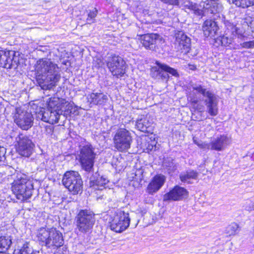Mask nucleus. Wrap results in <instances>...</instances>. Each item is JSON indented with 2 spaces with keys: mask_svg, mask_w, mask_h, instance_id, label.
Here are the masks:
<instances>
[{
  "mask_svg": "<svg viewBox=\"0 0 254 254\" xmlns=\"http://www.w3.org/2000/svg\"><path fill=\"white\" fill-rule=\"evenodd\" d=\"M11 190L17 199L25 201L32 195L34 190L33 184L28 180L26 175L21 172H16L14 174Z\"/></svg>",
  "mask_w": 254,
  "mask_h": 254,
  "instance_id": "7ed1b4c3",
  "label": "nucleus"
},
{
  "mask_svg": "<svg viewBox=\"0 0 254 254\" xmlns=\"http://www.w3.org/2000/svg\"><path fill=\"white\" fill-rule=\"evenodd\" d=\"M16 140L17 143V146H19L20 142H23V146H28L34 144L28 136L22 133H20L18 136L16 137Z\"/></svg>",
  "mask_w": 254,
  "mask_h": 254,
  "instance_id": "2f4dec72",
  "label": "nucleus"
},
{
  "mask_svg": "<svg viewBox=\"0 0 254 254\" xmlns=\"http://www.w3.org/2000/svg\"><path fill=\"white\" fill-rule=\"evenodd\" d=\"M164 166L168 168L169 173L174 172L177 169L176 166L173 163V162H169L168 165L167 164V163H164Z\"/></svg>",
  "mask_w": 254,
  "mask_h": 254,
  "instance_id": "e433bc0d",
  "label": "nucleus"
},
{
  "mask_svg": "<svg viewBox=\"0 0 254 254\" xmlns=\"http://www.w3.org/2000/svg\"><path fill=\"white\" fill-rule=\"evenodd\" d=\"M241 46L244 48L253 49L254 48V40L243 42L241 44Z\"/></svg>",
  "mask_w": 254,
  "mask_h": 254,
  "instance_id": "4c0bfd02",
  "label": "nucleus"
},
{
  "mask_svg": "<svg viewBox=\"0 0 254 254\" xmlns=\"http://www.w3.org/2000/svg\"><path fill=\"white\" fill-rule=\"evenodd\" d=\"M115 147L120 151H126L130 147L132 141L131 133L127 129H118L113 138Z\"/></svg>",
  "mask_w": 254,
  "mask_h": 254,
  "instance_id": "9d476101",
  "label": "nucleus"
},
{
  "mask_svg": "<svg viewBox=\"0 0 254 254\" xmlns=\"http://www.w3.org/2000/svg\"><path fill=\"white\" fill-rule=\"evenodd\" d=\"M247 23L248 25L251 28L254 27V19H252L251 18L249 19H247Z\"/></svg>",
  "mask_w": 254,
  "mask_h": 254,
  "instance_id": "37998d69",
  "label": "nucleus"
},
{
  "mask_svg": "<svg viewBox=\"0 0 254 254\" xmlns=\"http://www.w3.org/2000/svg\"><path fill=\"white\" fill-rule=\"evenodd\" d=\"M224 24L225 34L215 38V42L219 45L228 46L232 43L234 37L238 36L239 37L243 35V31L229 21H225Z\"/></svg>",
  "mask_w": 254,
  "mask_h": 254,
  "instance_id": "0eeeda50",
  "label": "nucleus"
},
{
  "mask_svg": "<svg viewBox=\"0 0 254 254\" xmlns=\"http://www.w3.org/2000/svg\"><path fill=\"white\" fill-rule=\"evenodd\" d=\"M232 3L236 6L243 8L254 5V0H231Z\"/></svg>",
  "mask_w": 254,
  "mask_h": 254,
  "instance_id": "7c9ffc66",
  "label": "nucleus"
},
{
  "mask_svg": "<svg viewBox=\"0 0 254 254\" xmlns=\"http://www.w3.org/2000/svg\"><path fill=\"white\" fill-rule=\"evenodd\" d=\"M184 2L185 6L188 7V8L192 10L195 14L199 16L203 15V9L201 8V5H198L195 3H193L188 0H184Z\"/></svg>",
  "mask_w": 254,
  "mask_h": 254,
  "instance_id": "c85d7f7f",
  "label": "nucleus"
},
{
  "mask_svg": "<svg viewBox=\"0 0 254 254\" xmlns=\"http://www.w3.org/2000/svg\"><path fill=\"white\" fill-rule=\"evenodd\" d=\"M175 48L182 53H187L190 48V39L182 31H178L175 35Z\"/></svg>",
  "mask_w": 254,
  "mask_h": 254,
  "instance_id": "4468645a",
  "label": "nucleus"
},
{
  "mask_svg": "<svg viewBox=\"0 0 254 254\" xmlns=\"http://www.w3.org/2000/svg\"><path fill=\"white\" fill-rule=\"evenodd\" d=\"M156 66H153L151 69V76L155 79H161L167 80L169 78L168 73L173 76H178L177 70L168 65L156 62Z\"/></svg>",
  "mask_w": 254,
  "mask_h": 254,
  "instance_id": "f8f14e48",
  "label": "nucleus"
},
{
  "mask_svg": "<svg viewBox=\"0 0 254 254\" xmlns=\"http://www.w3.org/2000/svg\"><path fill=\"white\" fill-rule=\"evenodd\" d=\"M13 51L0 50V66L11 69L15 68L17 61L14 58Z\"/></svg>",
  "mask_w": 254,
  "mask_h": 254,
  "instance_id": "2eb2a0df",
  "label": "nucleus"
},
{
  "mask_svg": "<svg viewBox=\"0 0 254 254\" xmlns=\"http://www.w3.org/2000/svg\"><path fill=\"white\" fill-rule=\"evenodd\" d=\"M165 180V177L162 175L155 176L147 187V192L150 194H154L163 186Z\"/></svg>",
  "mask_w": 254,
  "mask_h": 254,
  "instance_id": "aec40b11",
  "label": "nucleus"
},
{
  "mask_svg": "<svg viewBox=\"0 0 254 254\" xmlns=\"http://www.w3.org/2000/svg\"><path fill=\"white\" fill-rule=\"evenodd\" d=\"M138 222H139V220H138V219H137V220H136L135 221V223H134V225H133L134 227H135L137 226V225L138 224Z\"/></svg>",
  "mask_w": 254,
  "mask_h": 254,
  "instance_id": "49530a36",
  "label": "nucleus"
},
{
  "mask_svg": "<svg viewBox=\"0 0 254 254\" xmlns=\"http://www.w3.org/2000/svg\"><path fill=\"white\" fill-rule=\"evenodd\" d=\"M91 144L88 143L82 146L79 154V161L82 168L86 172H92L96 154Z\"/></svg>",
  "mask_w": 254,
  "mask_h": 254,
  "instance_id": "6e6552de",
  "label": "nucleus"
},
{
  "mask_svg": "<svg viewBox=\"0 0 254 254\" xmlns=\"http://www.w3.org/2000/svg\"><path fill=\"white\" fill-rule=\"evenodd\" d=\"M218 30L219 27L217 23L212 19H207L203 24L202 30L204 36L206 37H214Z\"/></svg>",
  "mask_w": 254,
  "mask_h": 254,
  "instance_id": "4be33fe9",
  "label": "nucleus"
},
{
  "mask_svg": "<svg viewBox=\"0 0 254 254\" xmlns=\"http://www.w3.org/2000/svg\"><path fill=\"white\" fill-rule=\"evenodd\" d=\"M188 191L185 188L176 186L163 196V201H178L188 196Z\"/></svg>",
  "mask_w": 254,
  "mask_h": 254,
  "instance_id": "f3484780",
  "label": "nucleus"
},
{
  "mask_svg": "<svg viewBox=\"0 0 254 254\" xmlns=\"http://www.w3.org/2000/svg\"><path fill=\"white\" fill-rule=\"evenodd\" d=\"M12 244L10 237H0V253L5 252L7 250Z\"/></svg>",
  "mask_w": 254,
  "mask_h": 254,
  "instance_id": "c756f323",
  "label": "nucleus"
},
{
  "mask_svg": "<svg viewBox=\"0 0 254 254\" xmlns=\"http://www.w3.org/2000/svg\"><path fill=\"white\" fill-rule=\"evenodd\" d=\"M58 105L61 108V111H62V115L64 116L74 114L77 111L76 107L73 104L66 102L64 99L59 98Z\"/></svg>",
  "mask_w": 254,
  "mask_h": 254,
  "instance_id": "b1692460",
  "label": "nucleus"
},
{
  "mask_svg": "<svg viewBox=\"0 0 254 254\" xmlns=\"http://www.w3.org/2000/svg\"><path fill=\"white\" fill-rule=\"evenodd\" d=\"M163 38L157 34H147L142 35L140 41L142 45L147 49L154 50L156 47L161 42Z\"/></svg>",
  "mask_w": 254,
  "mask_h": 254,
  "instance_id": "dca6fc26",
  "label": "nucleus"
},
{
  "mask_svg": "<svg viewBox=\"0 0 254 254\" xmlns=\"http://www.w3.org/2000/svg\"><path fill=\"white\" fill-rule=\"evenodd\" d=\"M96 62H97V64H98V66H101L102 65V61L100 59H97L96 61Z\"/></svg>",
  "mask_w": 254,
  "mask_h": 254,
  "instance_id": "a18cd8bd",
  "label": "nucleus"
},
{
  "mask_svg": "<svg viewBox=\"0 0 254 254\" xmlns=\"http://www.w3.org/2000/svg\"><path fill=\"white\" fill-rule=\"evenodd\" d=\"M153 147H154L153 146L151 145V148H149V149L151 150L152 149H153Z\"/></svg>",
  "mask_w": 254,
  "mask_h": 254,
  "instance_id": "09e8293b",
  "label": "nucleus"
},
{
  "mask_svg": "<svg viewBox=\"0 0 254 254\" xmlns=\"http://www.w3.org/2000/svg\"><path fill=\"white\" fill-rule=\"evenodd\" d=\"M58 249L55 252L54 254H69L68 251L65 247H63L62 248L58 247Z\"/></svg>",
  "mask_w": 254,
  "mask_h": 254,
  "instance_id": "58836bf2",
  "label": "nucleus"
},
{
  "mask_svg": "<svg viewBox=\"0 0 254 254\" xmlns=\"http://www.w3.org/2000/svg\"><path fill=\"white\" fill-rule=\"evenodd\" d=\"M251 98L252 99H254V90H253V91L252 95V96H251Z\"/></svg>",
  "mask_w": 254,
  "mask_h": 254,
  "instance_id": "de8ad7c7",
  "label": "nucleus"
},
{
  "mask_svg": "<svg viewBox=\"0 0 254 254\" xmlns=\"http://www.w3.org/2000/svg\"><path fill=\"white\" fill-rule=\"evenodd\" d=\"M108 183V181L103 177L99 176L95 179V176H92L89 179L90 187H93L96 190H102Z\"/></svg>",
  "mask_w": 254,
  "mask_h": 254,
  "instance_id": "393cba45",
  "label": "nucleus"
},
{
  "mask_svg": "<svg viewBox=\"0 0 254 254\" xmlns=\"http://www.w3.org/2000/svg\"><path fill=\"white\" fill-rule=\"evenodd\" d=\"M198 173L194 170H189L186 172L182 173L180 178L182 182L184 183H190V180L196 179L198 177Z\"/></svg>",
  "mask_w": 254,
  "mask_h": 254,
  "instance_id": "bb28decb",
  "label": "nucleus"
},
{
  "mask_svg": "<svg viewBox=\"0 0 254 254\" xmlns=\"http://www.w3.org/2000/svg\"><path fill=\"white\" fill-rule=\"evenodd\" d=\"M142 214V215L146 213L147 211L145 209H143L142 210L141 208H140L138 210Z\"/></svg>",
  "mask_w": 254,
  "mask_h": 254,
  "instance_id": "c03bdc74",
  "label": "nucleus"
},
{
  "mask_svg": "<svg viewBox=\"0 0 254 254\" xmlns=\"http://www.w3.org/2000/svg\"><path fill=\"white\" fill-rule=\"evenodd\" d=\"M130 222L129 214L124 211L120 210L116 213L112 220L110 222V227L112 230L121 233L126 230Z\"/></svg>",
  "mask_w": 254,
  "mask_h": 254,
  "instance_id": "9b49d317",
  "label": "nucleus"
},
{
  "mask_svg": "<svg viewBox=\"0 0 254 254\" xmlns=\"http://www.w3.org/2000/svg\"><path fill=\"white\" fill-rule=\"evenodd\" d=\"M97 14V10L96 8L93 9L92 10H90L88 13V17L87 18V22L88 23H93L95 21V18Z\"/></svg>",
  "mask_w": 254,
  "mask_h": 254,
  "instance_id": "c9c22d12",
  "label": "nucleus"
},
{
  "mask_svg": "<svg viewBox=\"0 0 254 254\" xmlns=\"http://www.w3.org/2000/svg\"><path fill=\"white\" fill-rule=\"evenodd\" d=\"M87 103H89L90 107L93 106L104 105L108 101V98L106 95L99 91L95 92L93 91L90 94H88L86 96Z\"/></svg>",
  "mask_w": 254,
  "mask_h": 254,
  "instance_id": "a211bd4d",
  "label": "nucleus"
},
{
  "mask_svg": "<svg viewBox=\"0 0 254 254\" xmlns=\"http://www.w3.org/2000/svg\"><path fill=\"white\" fill-rule=\"evenodd\" d=\"M164 3H167L171 5H179V0H160Z\"/></svg>",
  "mask_w": 254,
  "mask_h": 254,
  "instance_id": "a19ab883",
  "label": "nucleus"
},
{
  "mask_svg": "<svg viewBox=\"0 0 254 254\" xmlns=\"http://www.w3.org/2000/svg\"><path fill=\"white\" fill-rule=\"evenodd\" d=\"M6 152V149L0 146V162L2 160V158L4 157V155Z\"/></svg>",
  "mask_w": 254,
  "mask_h": 254,
  "instance_id": "79ce46f5",
  "label": "nucleus"
},
{
  "mask_svg": "<svg viewBox=\"0 0 254 254\" xmlns=\"http://www.w3.org/2000/svg\"><path fill=\"white\" fill-rule=\"evenodd\" d=\"M14 122L21 128L27 130L30 128L33 123V117L31 113L17 108L14 115Z\"/></svg>",
  "mask_w": 254,
  "mask_h": 254,
  "instance_id": "ddd939ff",
  "label": "nucleus"
},
{
  "mask_svg": "<svg viewBox=\"0 0 254 254\" xmlns=\"http://www.w3.org/2000/svg\"><path fill=\"white\" fill-rule=\"evenodd\" d=\"M153 121L150 117L147 116H141L136 122L135 126L139 130L150 133L153 131Z\"/></svg>",
  "mask_w": 254,
  "mask_h": 254,
  "instance_id": "412c9836",
  "label": "nucleus"
},
{
  "mask_svg": "<svg viewBox=\"0 0 254 254\" xmlns=\"http://www.w3.org/2000/svg\"><path fill=\"white\" fill-rule=\"evenodd\" d=\"M195 143L200 148L205 149H210L211 145L210 143H207L205 142H201L199 143L197 142L194 141Z\"/></svg>",
  "mask_w": 254,
  "mask_h": 254,
  "instance_id": "ea45409f",
  "label": "nucleus"
},
{
  "mask_svg": "<svg viewBox=\"0 0 254 254\" xmlns=\"http://www.w3.org/2000/svg\"><path fill=\"white\" fill-rule=\"evenodd\" d=\"M62 182L64 187L73 194L81 193L82 191L83 182L77 172L68 171L65 173Z\"/></svg>",
  "mask_w": 254,
  "mask_h": 254,
  "instance_id": "423d86ee",
  "label": "nucleus"
},
{
  "mask_svg": "<svg viewBox=\"0 0 254 254\" xmlns=\"http://www.w3.org/2000/svg\"><path fill=\"white\" fill-rule=\"evenodd\" d=\"M238 228L237 224L233 223L226 228V233L229 236L234 235L237 232Z\"/></svg>",
  "mask_w": 254,
  "mask_h": 254,
  "instance_id": "72a5a7b5",
  "label": "nucleus"
},
{
  "mask_svg": "<svg viewBox=\"0 0 254 254\" xmlns=\"http://www.w3.org/2000/svg\"><path fill=\"white\" fill-rule=\"evenodd\" d=\"M48 114H50L49 105L47 109L41 108L39 109V111L36 112V118L37 120L50 123V117L48 116Z\"/></svg>",
  "mask_w": 254,
  "mask_h": 254,
  "instance_id": "cd10ccee",
  "label": "nucleus"
},
{
  "mask_svg": "<svg viewBox=\"0 0 254 254\" xmlns=\"http://www.w3.org/2000/svg\"><path fill=\"white\" fill-rule=\"evenodd\" d=\"M216 3L214 1H211V3H203V7L204 10H207L208 12L211 13H214L216 10L215 8Z\"/></svg>",
  "mask_w": 254,
  "mask_h": 254,
  "instance_id": "f704fd0d",
  "label": "nucleus"
},
{
  "mask_svg": "<svg viewBox=\"0 0 254 254\" xmlns=\"http://www.w3.org/2000/svg\"><path fill=\"white\" fill-rule=\"evenodd\" d=\"M191 87L192 90L190 92L188 99L193 108L199 112L203 111L204 107L200 103L203 100V98L200 95H202L205 98L204 101L207 112L212 116H216L218 114V107L215 95L200 84H193Z\"/></svg>",
  "mask_w": 254,
  "mask_h": 254,
  "instance_id": "f03ea898",
  "label": "nucleus"
},
{
  "mask_svg": "<svg viewBox=\"0 0 254 254\" xmlns=\"http://www.w3.org/2000/svg\"><path fill=\"white\" fill-rule=\"evenodd\" d=\"M35 79L43 90L55 87L61 78L60 70L57 64L48 59H41L35 65Z\"/></svg>",
  "mask_w": 254,
  "mask_h": 254,
  "instance_id": "f257e3e1",
  "label": "nucleus"
},
{
  "mask_svg": "<svg viewBox=\"0 0 254 254\" xmlns=\"http://www.w3.org/2000/svg\"><path fill=\"white\" fill-rule=\"evenodd\" d=\"M76 229L81 233L85 234L93 228L95 222V214L90 209L80 210L75 218Z\"/></svg>",
  "mask_w": 254,
  "mask_h": 254,
  "instance_id": "39448f33",
  "label": "nucleus"
},
{
  "mask_svg": "<svg viewBox=\"0 0 254 254\" xmlns=\"http://www.w3.org/2000/svg\"><path fill=\"white\" fill-rule=\"evenodd\" d=\"M105 61L113 75L118 78L123 76L126 72V64L122 57L113 54L108 56Z\"/></svg>",
  "mask_w": 254,
  "mask_h": 254,
  "instance_id": "1a4fd4ad",
  "label": "nucleus"
},
{
  "mask_svg": "<svg viewBox=\"0 0 254 254\" xmlns=\"http://www.w3.org/2000/svg\"><path fill=\"white\" fill-rule=\"evenodd\" d=\"M34 251L29 243L24 244L19 250H15L13 254H33Z\"/></svg>",
  "mask_w": 254,
  "mask_h": 254,
  "instance_id": "473e14b6",
  "label": "nucleus"
},
{
  "mask_svg": "<svg viewBox=\"0 0 254 254\" xmlns=\"http://www.w3.org/2000/svg\"><path fill=\"white\" fill-rule=\"evenodd\" d=\"M228 143V137L226 135H221L220 136H218L212 140L210 142V149L211 150L221 151L224 149Z\"/></svg>",
  "mask_w": 254,
  "mask_h": 254,
  "instance_id": "5701e85b",
  "label": "nucleus"
},
{
  "mask_svg": "<svg viewBox=\"0 0 254 254\" xmlns=\"http://www.w3.org/2000/svg\"><path fill=\"white\" fill-rule=\"evenodd\" d=\"M38 240L48 248L63 246L64 240L62 234L56 228H40L37 234Z\"/></svg>",
  "mask_w": 254,
  "mask_h": 254,
  "instance_id": "20e7f679",
  "label": "nucleus"
},
{
  "mask_svg": "<svg viewBox=\"0 0 254 254\" xmlns=\"http://www.w3.org/2000/svg\"><path fill=\"white\" fill-rule=\"evenodd\" d=\"M34 144L23 146V142H20L19 146H17V151L22 156L29 157L32 153Z\"/></svg>",
  "mask_w": 254,
  "mask_h": 254,
  "instance_id": "a878e982",
  "label": "nucleus"
},
{
  "mask_svg": "<svg viewBox=\"0 0 254 254\" xmlns=\"http://www.w3.org/2000/svg\"><path fill=\"white\" fill-rule=\"evenodd\" d=\"M59 98H54L51 99L49 102V107L50 112V124H54L59 122L61 115H62V111L58 105Z\"/></svg>",
  "mask_w": 254,
  "mask_h": 254,
  "instance_id": "6ab92c4d",
  "label": "nucleus"
}]
</instances>
